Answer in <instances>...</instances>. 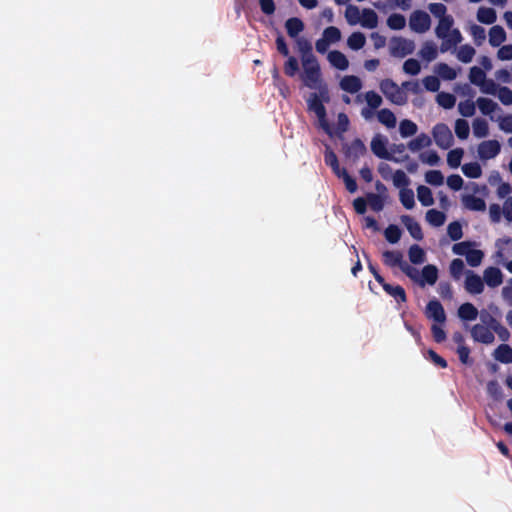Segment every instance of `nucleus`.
Wrapping results in <instances>:
<instances>
[{"label":"nucleus","mask_w":512,"mask_h":512,"mask_svg":"<svg viewBox=\"0 0 512 512\" xmlns=\"http://www.w3.org/2000/svg\"><path fill=\"white\" fill-rule=\"evenodd\" d=\"M302 64L304 69V85L310 89L318 90L324 101L329 102V90L326 83H324L322 80L321 69L317 59H305L304 63Z\"/></svg>","instance_id":"f257e3e1"},{"label":"nucleus","mask_w":512,"mask_h":512,"mask_svg":"<svg viewBox=\"0 0 512 512\" xmlns=\"http://www.w3.org/2000/svg\"><path fill=\"white\" fill-rule=\"evenodd\" d=\"M384 265L394 268L398 267L410 279L417 280L418 271L403 259L402 252L398 250H386L382 253Z\"/></svg>","instance_id":"f03ea898"},{"label":"nucleus","mask_w":512,"mask_h":512,"mask_svg":"<svg viewBox=\"0 0 512 512\" xmlns=\"http://www.w3.org/2000/svg\"><path fill=\"white\" fill-rule=\"evenodd\" d=\"M380 91L393 104L402 106L407 102L406 93L392 79L386 78L379 83Z\"/></svg>","instance_id":"7ed1b4c3"},{"label":"nucleus","mask_w":512,"mask_h":512,"mask_svg":"<svg viewBox=\"0 0 512 512\" xmlns=\"http://www.w3.org/2000/svg\"><path fill=\"white\" fill-rule=\"evenodd\" d=\"M387 142L388 141H387L386 137H384L380 134L375 135L372 138V141L370 144L371 151L373 152V154L380 159L392 161L395 163H400L409 158V156L407 154H405L402 158H398L395 155H393L392 153H390L386 148Z\"/></svg>","instance_id":"20e7f679"},{"label":"nucleus","mask_w":512,"mask_h":512,"mask_svg":"<svg viewBox=\"0 0 512 512\" xmlns=\"http://www.w3.org/2000/svg\"><path fill=\"white\" fill-rule=\"evenodd\" d=\"M432 136L436 145L441 149H449L453 145V135L444 123H437L432 129Z\"/></svg>","instance_id":"39448f33"},{"label":"nucleus","mask_w":512,"mask_h":512,"mask_svg":"<svg viewBox=\"0 0 512 512\" xmlns=\"http://www.w3.org/2000/svg\"><path fill=\"white\" fill-rule=\"evenodd\" d=\"M415 44L412 40L403 37H393L390 44V54L394 57L403 58L414 52Z\"/></svg>","instance_id":"423d86ee"},{"label":"nucleus","mask_w":512,"mask_h":512,"mask_svg":"<svg viewBox=\"0 0 512 512\" xmlns=\"http://www.w3.org/2000/svg\"><path fill=\"white\" fill-rule=\"evenodd\" d=\"M409 26L416 33H425L431 26V18L425 11L415 10L410 15Z\"/></svg>","instance_id":"0eeeda50"},{"label":"nucleus","mask_w":512,"mask_h":512,"mask_svg":"<svg viewBox=\"0 0 512 512\" xmlns=\"http://www.w3.org/2000/svg\"><path fill=\"white\" fill-rule=\"evenodd\" d=\"M501 150V145L497 140L483 141L478 146V155L483 160L495 158Z\"/></svg>","instance_id":"6e6552de"},{"label":"nucleus","mask_w":512,"mask_h":512,"mask_svg":"<svg viewBox=\"0 0 512 512\" xmlns=\"http://www.w3.org/2000/svg\"><path fill=\"white\" fill-rule=\"evenodd\" d=\"M343 149L345 156L354 162L367 153L364 142L359 138H355L350 144L345 145Z\"/></svg>","instance_id":"1a4fd4ad"},{"label":"nucleus","mask_w":512,"mask_h":512,"mask_svg":"<svg viewBox=\"0 0 512 512\" xmlns=\"http://www.w3.org/2000/svg\"><path fill=\"white\" fill-rule=\"evenodd\" d=\"M471 336L476 342L491 344L494 342V334L490 328L482 324H475L471 328Z\"/></svg>","instance_id":"9d476101"},{"label":"nucleus","mask_w":512,"mask_h":512,"mask_svg":"<svg viewBox=\"0 0 512 512\" xmlns=\"http://www.w3.org/2000/svg\"><path fill=\"white\" fill-rule=\"evenodd\" d=\"M425 314L427 318L433 319L435 322L444 323L446 321L444 308L438 300H430L428 302Z\"/></svg>","instance_id":"9b49d317"},{"label":"nucleus","mask_w":512,"mask_h":512,"mask_svg":"<svg viewBox=\"0 0 512 512\" xmlns=\"http://www.w3.org/2000/svg\"><path fill=\"white\" fill-rule=\"evenodd\" d=\"M465 289L471 294H480L484 290V281L479 275L468 270L466 273Z\"/></svg>","instance_id":"f8f14e48"},{"label":"nucleus","mask_w":512,"mask_h":512,"mask_svg":"<svg viewBox=\"0 0 512 512\" xmlns=\"http://www.w3.org/2000/svg\"><path fill=\"white\" fill-rule=\"evenodd\" d=\"M483 281L489 286V287H497L502 284L503 282V274L501 270L497 267H488L484 270L483 273Z\"/></svg>","instance_id":"ddd939ff"},{"label":"nucleus","mask_w":512,"mask_h":512,"mask_svg":"<svg viewBox=\"0 0 512 512\" xmlns=\"http://www.w3.org/2000/svg\"><path fill=\"white\" fill-rule=\"evenodd\" d=\"M401 221L405 225L406 229L408 230L412 238H414L417 241L423 239L424 236L420 224L417 221H415L411 216L403 215L401 216Z\"/></svg>","instance_id":"4468645a"},{"label":"nucleus","mask_w":512,"mask_h":512,"mask_svg":"<svg viewBox=\"0 0 512 512\" xmlns=\"http://www.w3.org/2000/svg\"><path fill=\"white\" fill-rule=\"evenodd\" d=\"M438 279V269L435 265L428 264L424 266L422 269V278L418 276L416 282H418L421 286H424L425 283L429 285H434Z\"/></svg>","instance_id":"2eb2a0df"},{"label":"nucleus","mask_w":512,"mask_h":512,"mask_svg":"<svg viewBox=\"0 0 512 512\" xmlns=\"http://www.w3.org/2000/svg\"><path fill=\"white\" fill-rule=\"evenodd\" d=\"M340 87L342 90L354 94L362 88V82L357 76L347 75L341 79Z\"/></svg>","instance_id":"dca6fc26"},{"label":"nucleus","mask_w":512,"mask_h":512,"mask_svg":"<svg viewBox=\"0 0 512 512\" xmlns=\"http://www.w3.org/2000/svg\"><path fill=\"white\" fill-rule=\"evenodd\" d=\"M324 99L321 97L320 92L311 93L309 98L307 99L308 110L312 111L317 115L326 113V108L323 104Z\"/></svg>","instance_id":"f3484780"},{"label":"nucleus","mask_w":512,"mask_h":512,"mask_svg":"<svg viewBox=\"0 0 512 512\" xmlns=\"http://www.w3.org/2000/svg\"><path fill=\"white\" fill-rule=\"evenodd\" d=\"M383 290L392 296L398 303H405L407 301V296L405 289L400 285H391L386 281L384 284H381Z\"/></svg>","instance_id":"a211bd4d"},{"label":"nucleus","mask_w":512,"mask_h":512,"mask_svg":"<svg viewBox=\"0 0 512 512\" xmlns=\"http://www.w3.org/2000/svg\"><path fill=\"white\" fill-rule=\"evenodd\" d=\"M479 315L478 309L469 302L463 303L458 308V317L463 321H473Z\"/></svg>","instance_id":"6ab92c4d"},{"label":"nucleus","mask_w":512,"mask_h":512,"mask_svg":"<svg viewBox=\"0 0 512 512\" xmlns=\"http://www.w3.org/2000/svg\"><path fill=\"white\" fill-rule=\"evenodd\" d=\"M328 60L330 64L339 70H346L349 66L347 57L338 50L330 51L328 54Z\"/></svg>","instance_id":"aec40b11"},{"label":"nucleus","mask_w":512,"mask_h":512,"mask_svg":"<svg viewBox=\"0 0 512 512\" xmlns=\"http://www.w3.org/2000/svg\"><path fill=\"white\" fill-rule=\"evenodd\" d=\"M431 144V138L426 133H421L416 138L409 141L407 147L410 151L417 152L423 148L429 147Z\"/></svg>","instance_id":"412c9836"},{"label":"nucleus","mask_w":512,"mask_h":512,"mask_svg":"<svg viewBox=\"0 0 512 512\" xmlns=\"http://www.w3.org/2000/svg\"><path fill=\"white\" fill-rule=\"evenodd\" d=\"M464 206L471 211H485V201L475 195H466L463 197Z\"/></svg>","instance_id":"4be33fe9"},{"label":"nucleus","mask_w":512,"mask_h":512,"mask_svg":"<svg viewBox=\"0 0 512 512\" xmlns=\"http://www.w3.org/2000/svg\"><path fill=\"white\" fill-rule=\"evenodd\" d=\"M494 357L501 363L510 364L512 363V348L508 344H500L494 351Z\"/></svg>","instance_id":"5701e85b"},{"label":"nucleus","mask_w":512,"mask_h":512,"mask_svg":"<svg viewBox=\"0 0 512 512\" xmlns=\"http://www.w3.org/2000/svg\"><path fill=\"white\" fill-rule=\"evenodd\" d=\"M506 40V32L502 26L495 25L489 31V43L493 47L500 46Z\"/></svg>","instance_id":"b1692460"},{"label":"nucleus","mask_w":512,"mask_h":512,"mask_svg":"<svg viewBox=\"0 0 512 512\" xmlns=\"http://www.w3.org/2000/svg\"><path fill=\"white\" fill-rule=\"evenodd\" d=\"M418 54L423 60L431 62L437 58V47L432 41H426L422 45Z\"/></svg>","instance_id":"393cba45"},{"label":"nucleus","mask_w":512,"mask_h":512,"mask_svg":"<svg viewBox=\"0 0 512 512\" xmlns=\"http://www.w3.org/2000/svg\"><path fill=\"white\" fill-rule=\"evenodd\" d=\"M378 121L391 129L396 126L397 120L395 114L388 108H383L377 112Z\"/></svg>","instance_id":"a878e982"},{"label":"nucleus","mask_w":512,"mask_h":512,"mask_svg":"<svg viewBox=\"0 0 512 512\" xmlns=\"http://www.w3.org/2000/svg\"><path fill=\"white\" fill-rule=\"evenodd\" d=\"M454 24L453 17L448 15L445 18L439 20L437 27L435 28V34L438 38H444L452 30Z\"/></svg>","instance_id":"bb28decb"},{"label":"nucleus","mask_w":512,"mask_h":512,"mask_svg":"<svg viewBox=\"0 0 512 512\" xmlns=\"http://www.w3.org/2000/svg\"><path fill=\"white\" fill-rule=\"evenodd\" d=\"M285 27L287 30V34L291 38H296L298 37L299 33L303 31L304 24L301 19L297 17H292L286 21Z\"/></svg>","instance_id":"cd10ccee"},{"label":"nucleus","mask_w":512,"mask_h":512,"mask_svg":"<svg viewBox=\"0 0 512 512\" xmlns=\"http://www.w3.org/2000/svg\"><path fill=\"white\" fill-rule=\"evenodd\" d=\"M408 257L412 264L419 265L426 261L425 251L417 244L410 246L408 250Z\"/></svg>","instance_id":"c85d7f7f"},{"label":"nucleus","mask_w":512,"mask_h":512,"mask_svg":"<svg viewBox=\"0 0 512 512\" xmlns=\"http://www.w3.org/2000/svg\"><path fill=\"white\" fill-rule=\"evenodd\" d=\"M477 19L483 24H493L496 19V11L489 7H480L477 11Z\"/></svg>","instance_id":"c756f323"},{"label":"nucleus","mask_w":512,"mask_h":512,"mask_svg":"<svg viewBox=\"0 0 512 512\" xmlns=\"http://www.w3.org/2000/svg\"><path fill=\"white\" fill-rule=\"evenodd\" d=\"M476 104L483 115H490L498 109V104L490 98L479 97Z\"/></svg>","instance_id":"7c9ffc66"},{"label":"nucleus","mask_w":512,"mask_h":512,"mask_svg":"<svg viewBox=\"0 0 512 512\" xmlns=\"http://www.w3.org/2000/svg\"><path fill=\"white\" fill-rule=\"evenodd\" d=\"M426 220L434 227H440L445 223L446 215L444 212L430 209L426 212Z\"/></svg>","instance_id":"2f4dec72"},{"label":"nucleus","mask_w":512,"mask_h":512,"mask_svg":"<svg viewBox=\"0 0 512 512\" xmlns=\"http://www.w3.org/2000/svg\"><path fill=\"white\" fill-rule=\"evenodd\" d=\"M296 43H297L298 51L302 55V63H304L305 59H309V60L316 59V57L312 53V45L308 40H306L304 38H297Z\"/></svg>","instance_id":"473e14b6"},{"label":"nucleus","mask_w":512,"mask_h":512,"mask_svg":"<svg viewBox=\"0 0 512 512\" xmlns=\"http://www.w3.org/2000/svg\"><path fill=\"white\" fill-rule=\"evenodd\" d=\"M417 197L420 203L425 207L434 204L432 191L427 186L420 185L417 187Z\"/></svg>","instance_id":"72a5a7b5"},{"label":"nucleus","mask_w":512,"mask_h":512,"mask_svg":"<svg viewBox=\"0 0 512 512\" xmlns=\"http://www.w3.org/2000/svg\"><path fill=\"white\" fill-rule=\"evenodd\" d=\"M361 24L363 27L373 29L378 25V16L372 9H364Z\"/></svg>","instance_id":"f704fd0d"},{"label":"nucleus","mask_w":512,"mask_h":512,"mask_svg":"<svg viewBox=\"0 0 512 512\" xmlns=\"http://www.w3.org/2000/svg\"><path fill=\"white\" fill-rule=\"evenodd\" d=\"M366 43L365 35L361 32H353L347 39V45L352 50H360Z\"/></svg>","instance_id":"c9c22d12"},{"label":"nucleus","mask_w":512,"mask_h":512,"mask_svg":"<svg viewBox=\"0 0 512 512\" xmlns=\"http://www.w3.org/2000/svg\"><path fill=\"white\" fill-rule=\"evenodd\" d=\"M462 172L468 178H479L482 175V168L478 162L465 163L462 166Z\"/></svg>","instance_id":"e433bc0d"},{"label":"nucleus","mask_w":512,"mask_h":512,"mask_svg":"<svg viewBox=\"0 0 512 512\" xmlns=\"http://www.w3.org/2000/svg\"><path fill=\"white\" fill-rule=\"evenodd\" d=\"M417 130V125L409 119H404L399 124V132L403 138L415 135L417 133Z\"/></svg>","instance_id":"4c0bfd02"},{"label":"nucleus","mask_w":512,"mask_h":512,"mask_svg":"<svg viewBox=\"0 0 512 512\" xmlns=\"http://www.w3.org/2000/svg\"><path fill=\"white\" fill-rule=\"evenodd\" d=\"M436 72L443 80L451 81L457 77L455 69L446 63H439L436 67Z\"/></svg>","instance_id":"58836bf2"},{"label":"nucleus","mask_w":512,"mask_h":512,"mask_svg":"<svg viewBox=\"0 0 512 512\" xmlns=\"http://www.w3.org/2000/svg\"><path fill=\"white\" fill-rule=\"evenodd\" d=\"M436 101L444 109H451L455 106L456 97L448 92H440L436 96Z\"/></svg>","instance_id":"ea45409f"},{"label":"nucleus","mask_w":512,"mask_h":512,"mask_svg":"<svg viewBox=\"0 0 512 512\" xmlns=\"http://www.w3.org/2000/svg\"><path fill=\"white\" fill-rule=\"evenodd\" d=\"M406 25V19L402 14L393 13L387 18V26L391 30H401Z\"/></svg>","instance_id":"a19ab883"},{"label":"nucleus","mask_w":512,"mask_h":512,"mask_svg":"<svg viewBox=\"0 0 512 512\" xmlns=\"http://www.w3.org/2000/svg\"><path fill=\"white\" fill-rule=\"evenodd\" d=\"M399 198L401 204L406 209H412L415 206L414 192L412 189L404 188L400 190Z\"/></svg>","instance_id":"79ce46f5"},{"label":"nucleus","mask_w":512,"mask_h":512,"mask_svg":"<svg viewBox=\"0 0 512 512\" xmlns=\"http://www.w3.org/2000/svg\"><path fill=\"white\" fill-rule=\"evenodd\" d=\"M475 53L476 51L471 45L465 44L458 49L457 58L463 63H469L472 61Z\"/></svg>","instance_id":"37998d69"},{"label":"nucleus","mask_w":512,"mask_h":512,"mask_svg":"<svg viewBox=\"0 0 512 512\" xmlns=\"http://www.w3.org/2000/svg\"><path fill=\"white\" fill-rule=\"evenodd\" d=\"M401 235V229L394 224H390L384 231V236L386 240L391 244L397 243L400 240Z\"/></svg>","instance_id":"c03bdc74"},{"label":"nucleus","mask_w":512,"mask_h":512,"mask_svg":"<svg viewBox=\"0 0 512 512\" xmlns=\"http://www.w3.org/2000/svg\"><path fill=\"white\" fill-rule=\"evenodd\" d=\"M486 79V73L483 69L473 66L469 71V80L472 84L480 86Z\"/></svg>","instance_id":"a18cd8bd"},{"label":"nucleus","mask_w":512,"mask_h":512,"mask_svg":"<svg viewBox=\"0 0 512 512\" xmlns=\"http://www.w3.org/2000/svg\"><path fill=\"white\" fill-rule=\"evenodd\" d=\"M464 151L461 148L450 150L447 154V163L451 168H458L461 164Z\"/></svg>","instance_id":"49530a36"},{"label":"nucleus","mask_w":512,"mask_h":512,"mask_svg":"<svg viewBox=\"0 0 512 512\" xmlns=\"http://www.w3.org/2000/svg\"><path fill=\"white\" fill-rule=\"evenodd\" d=\"M393 184L397 188H407L410 184V179L407 177L403 170H396L392 175Z\"/></svg>","instance_id":"de8ad7c7"},{"label":"nucleus","mask_w":512,"mask_h":512,"mask_svg":"<svg viewBox=\"0 0 512 512\" xmlns=\"http://www.w3.org/2000/svg\"><path fill=\"white\" fill-rule=\"evenodd\" d=\"M425 181L432 186H441L444 176L439 170H429L425 173Z\"/></svg>","instance_id":"09e8293b"},{"label":"nucleus","mask_w":512,"mask_h":512,"mask_svg":"<svg viewBox=\"0 0 512 512\" xmlns=\"http://www.w3.org/2000/svg\"><path fill=\"white\" fill-rule=\"evenodd\" d=\"M470 133L469 124L464 119H457L455 122V134L456 136L461 139L465 140L468 138Z\"/></svg>","instance_id":"8fccbe9b"},{"label":"nucleus","mask_w":512,"mask_h":512,"mask_svg":"<svg viewBox=\"0 0 512 512\" xmlns=\"http://www.w3.org/2000/svg\"><path fill=\"white\" fill-rule=\"evenodd\" d=\"M473 132L478 138L486 137L489 133L488 123L484 119H475L473 122Z\"/></svg>","instance_id":"3c124183"},{"label":"nucleus","mask_w":512,"mask_h":512,"mask_svg":"<svg viewBox=\"0 0 512 512\" xmlns=\"http://www.w3.org/2000/svg\"><path fill=\"white\" fill-rule=\"evenodd\" d=\"M450 274L455 280H459L464 272L465 265L464 262L459 259H453L450 263Z\"/></svg>","instance_id":"603ef678"},{"label":"nucleus","mask_w":512,"mask_h":512,"mask_svg":"<svg viewBox=\"0 0 512 512\" xmlns=\"http://www.w3.org/2000/svg\"><path fill=\"white\" fill-rule=\"evenodd\" d=\"M325 163L330 166L336 175H341L342 169H340L338 158L332 150H327L325 153Z\"/></svg>","instance_id":"864d4df0"},{"label":"nucleus","mask_w":512,"mask_h":512,"mask_svg":"<svg viewBox=\"0 0 512 512\" xmlns=\"http://www.w3.org/2000/svg\"><path fill=\"white\" fill-rule=\"evenodd\" d=\"M420 70L421 65L419 61L414 58L407 59L403 64V71L408 75L415 76L419 74Z\"/></svg>","instance_id":"5fc2aeb1"},{"label":"nucleus","mask_w":512,"mask_h":512,"mask_svg":"<svg viewBox=\"0 0 512 512\" xmlns=\"http://www.w3.org/2000/svg\"><path fill=\"white\" fill-rule=\"evenodd\" d=\"M365 101L367 106L375 110L378 109L383 103L382 97L372 90L365 93Z\"/></svg>","instance_id":"6e6d98bb"},{"label":"nucleus","mask_w":512,"mask_h":512,"mask_svg":"<svg viewBox=\"0 0 512 512\" xmlns=\"http://www.w3.org/2000/svg\"><path fill=\"white\" fill-rule=\"evenodd\" d=\"M484 258V253L478 249H471L467 253L466 261L471 267H477L481 264Z\"/></svg>","instance_id":"4d7b16f0"},{"label":"nucleus","mask_w":512,"mask_h":512,"mask_svg":"<svg viewBox=\"0 0 512 512\" xmlns=\"http://www.w3.org/2000/svg\"><path fill=\"white\" fill-rule=\"evenodd\" d=\"M367 201L371 207V209L375 212H379L384 207V200L381 195L375 193L367 194Z\"/></svg>","instance_id":"13d9d810"},{"label":"nucleus","mask_w":512,"mask_h":512,"mask_svg":"<svg viewBox=\"0 0 512 512\" xmlns=\"http://www.w3.org/2000/svg\"><path fill=\"white\" fill-rule=\"evenodd\" d=\"M458 110L463 117H472L475 114V103L472 100L461 101Z\"/></svg>","instance_id":"bf43d9fd"},{"label":"nucleus","mask_w":512,"mask_h":512,"mask_svg":"<svg viewBox=\"0 0 512 512\" xmlns=\"http://www.w3.org/2000/svg\"><path fill=\"white\" fill-rule=\"evenodd\" d=\"M419 158L422 163L428 164L430 166H436L440 162V157L436 151L430 150L427 152H423L419 155Z\"/></svg>","instance_id":"052dcab7"},{"label":"nucleus","mask_w":512,"mask_h":512,"mask_svg":"<svg viewBox=\"0 0 512 512\" xmlns=\"http://www.w3.org/2000/svg\"><path fill=\"white\" fill-rule=\"evenodd\" d=\"M447 233L451 240L458 241L463 236L461 224L458 221L451 222L447 227Z\"/></svg>","instance_id":"680f3d73"},{"label":"nucleus","mask_w":512,"mask_h":512,"mask_svg":"<svg viewBox=\"0 0 512 512\" xmlns=\"http://www.w3.org/2000/svg\"><path fill=\"white\" fill-rule=\"evenodd\" d=\"M428 9L431 12V14L436 17L442 19L447 17V8L443 3H430L428 5Z\"/></svg>","instance_id":"e2e57ef3"},{"label":"nucleus","mask_w":512,"mask_h":512,"mask_svg":"<svg viewBox=\"0 0 512 512\" xmlns=\"http://www.w3.org/2000/svg\"><path fill=\"white\" fill-rule=\"evenodd\" d=\"M323 37L329 43H335L341 39V32L335 26H329L323 31Z\"/></svg>","instance_id":"0e129e2a"},{"label":"nucleus","mask_w":512,"mask_h":512,"mask_svg":"<svg viewBox=\"0 0 512 512\" xmlns=\"http://www.w3.org/2000/svg\"><path fill=\"white\" fill-rule=\"evenodd\" d=\"M298 70H299L298 60L293 56L288 57L287 61L285 62V65H284L285 74L289 77H293L296 75Z\"/></svg>","instance_id":"69168bd1"},{"label":"nucleus","mask_w":512,"mask_h":512,"mask_svg":"<svg viewBox=\"0 0 512 512\" xmlns=\"http://www.w3.org/2000/svg\"><path fill=\"white\" fill-rule=\"evenodd\" d=\"M345 17L350 25H355L360 20V12L358 7L349 5L345 11Z\"/></svg>","instance_id":"338daca9"},{"label":"nucleus","mask_w":512,"mask_h":512,"mask_svg":"<svg viewBox=\"0 0 512 512\" xmlns=\"http://www.w3.org/2000/svg\"><path fill=\"white\" fill-rule=\"evenodd\" d=\"M498 98L503 105H511L512 104V90L506 86L499 87L498 89Z\"/></svg>","instance_id":"774afa93"}]
</instances>
